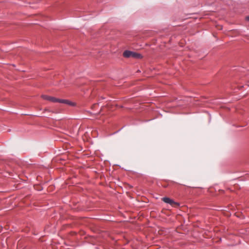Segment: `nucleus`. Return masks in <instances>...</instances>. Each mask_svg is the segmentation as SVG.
<instances>
[{"label": "nucleus", "mask_w": 249, "mask_h": 249, "mask_svg": "<svg viewBox=\"0 0 249 249\" xmlns=\"http://www.w3.org/2000/svg\"><path fill=\"white\" fill-rule=\"evenodd\" d=\"M162 200L164 202L170 204L172 206L178 205V203L174 202L172 199L169 197H163L162 198Z\"/></svg>", "instance_id": "obj_2"}, {"label": "nucleus", "mask_w": 249, "mask_h": 249, "mask_svg": "<svg viewBox=\"0 0 249 249\" xmlns=\"http://www.w3.org/2000/svg\"><path fill=\"white\" fill-rule=\"evenodd\" d=\"M131 54L132 52L130 51H125L123 53V56L126 58L131 57Z\"/></svg>", "instance_id": "obj_3"}, {"label": "nucleus", "mask_w": 249, "mask_h": 249, "mask_svg": "<svg viewBox=\"0 0 249 249\" xmlns=\"http://www.w3.org/2000/svg\"><path fill=\"white\" fill-rule=\"evenodd\" d=\"M42 98L45 100L50 101L53 103L58 102L60 103L66 104L70 106H73L74 104L67 100H63L56 98L53 97L49 96L46 95H42Z\"/></svg>", "instance_id": "obj_1"}, {"label": "nucleus", "mask_w": 249, "mask_h": 249, "mask_svg": "<svg viewBox=\"0 0 249 249\" xmlns=\"http://www.w3.org/2000/svg\"><path fill=\"white\" fill-rule=\"evenodd\" d=\"M45 110H46V111H49V109H47V108H46V109H45ZM49 111H50L49 110Z\"/></svg>", "instance_id": "obj_6"}, {"label": "nucleus", "mask_w": 249, "mask_h": 249, "mask_svg": "<svg viewBox=\"0 0 249 249\" xmlns=\"http://www.w3.org/2000/svg\"><path fill=\"white\" fill-rule=\"evenodd\" d=\"M131 57L134 58H140L142 57V56L140 53L132 52Z\"/></svg>", "instance_id": "obj_4"}, {"label": "nucleus", "mask_w": 249, "mask_h": 249, "mask_svg": "<svg viewBox=\"0 0 249 249\" xmlns=\"http://www.w3.org/2000/svg\"><path fill=\"white\" fill-rule=\"evenodd\" d=\"M246 19L248 21H249V16H248L246 17Z\"/></svg>", "instance_id": "obj_5"}]
</instances>
